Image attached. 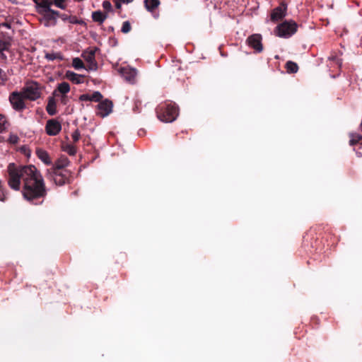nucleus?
Wrapping results in <instances>:
<instances>
[{"mask_svg": "<svg viewBox=\"0 0 362 362\" xmlns=\"http://www.w3.org/2000/svg\"><path fill=\"white\" fill-rule=\"evenodd\" d=\"M7 172L8 185L12 189L20 190L23 182L22 194L27 201L34 203L46 197L47 189L43 177L35 165H17L11 163Z\"/></svg>", "mask_w": 362, "mask_h": 362, "instance_id": "1", "label": "nucleus"}, {"mask_svg": "<svg viewBox=\"0 0 362 362\" xmlns=\"http://www.w3.org/2000/svg\"><path fill=\"white\" fill-rule=\"evenodd\" d=\"M156 111L158 119L163 122H173L179 115L178 107L172 101L159 104Z\"/></svg>", "mask_w": 362, "mask_h": 362, "instance_id": "2", "label": "nucleus"}, {"mask_svg": "<svg viewBox=\"0 0 362 362\" xmlns=\"http://www.w3.org/2000/svg\"><path fill=\"white\" fill-rule=\"evenodd\" d=\"M21 92L25 99L31 101L36 100L41 96L40 86L33 81H27L21 89Z\"/></svg>", "mask_w": 362, "mask_h": 362, "instance_id": "3", "label": "nucleus"}, {"mask_svg": "<svg viewBox=\"0 0 362 362\" xmlns=\"http://www.w3.org/2000/svg\"><path fill=\"white\" fill-rule=\"evenodd\" d=\"M298 25L294 21H285L276 27L277 35L288 38L297 31Z\"/></svg>", "mask_w": 362, "mask_h": 362, "instance_id": "4", "label": "nucleus"}, {"mask_svg": "<svg viewBox=\"0 0 362 362\" xmlns=\"http://www.w3.org/2000/svg\"><path fill=\"white\" fill-rule=\"evenodd\" d=\"M9 102L13 110L18 112H21L25 109L26 105L23 94L21 91H13L9 95Z\"/></svg>", "mask_w": 362, "mask_h": 362, "instance_id": "5", "label": "nucleus"}, {"mask_svg": "<svg viewBox=\"0 0 362 362\" xmlns=\"http://www.w3.org/2000/svg\"><path fill=\"white\" fill-rule=\"evenodd\" d=\"M69 173L66 170H52L49 172V179L54 182L56 185L62 186L69 181Z\"/></svg>", "mask_w": 362, "mask_h": 362, "instance_id": "6", "label": "nucleus"}, {"mask_svg": "<svg viewBox=\"0 0 362 362\" xmlns=\"http://www.w3.org/2000/svg\"><path fill=\"white\" fill-rule=\"evenodd\" d=\"M43 16L40 19V23L45 27L54 26L57 24V18L59 16V12L50 10L47 13H42Z\"/></svg>", "mask_w": 362, "mask_h": 362, "instance_id": "7", "label": "nucleus"}, {"mask_svg": "<svg viewBox=\"0 0 362 362\" xmlns=\"http://www.w3.org/2000/svg\"><path fill=\"white\" fill-rule=\"evenodd\" d=\"M62 130L61 123L55 119H51L47 121L45 125V132L49 136H56Z\"/></svg>", "mask_w": 362, "mask_h": 362, "instance_id": "8", "label": "nucleus"}, {"mask_svg": "<svg viewBox=\"0 0 362 362\" xmlns=\"http://www.w3.org/2000/svg\"><path fill=\"white\" fill-rule=\"evenodd\" d=\"M95 51L93 49H87L82 53V57L88 64L87 70L96 71L98 69V64L95 59Z\"/></svg>", "mask_w": 362, "mask_h": 362, "instance_id": "9", "label": "nucleus"}, {"mask_svg": "<svg viewBox=\"0 0 362 362\" xmlns=\"http://www.w3.org/2000/svg\"><path fill=\"white\" fill-rule=\"evenodd\" d=\"M247 45L257 52H261L263 49L262 36L259 34H253L249 36L246 40Z\"/></svg>", "mask_w": 362, "mask_h": 362, "instance_id": "10", "label": "nucleus"}, {"mask_svg": "<svg viewBox=\"0 0 362 362\" xmlns=\"http://www.w3.org/2000/svg\"><path fill=\"white\" fill-rule=\"evenodd\" d=\"M286 5L281 4L280 6L275 8L271 13V20L273 21H278L283 18L286 15Z\"/></svg>", "mask_w": 362, "mask_h": 362, "instance_id": "11", "label": "nucleus"}, {"mask_svg": "<svg viewBox=\"0 0 362 362\" xmlns=\"http://www.w3.org/2000/svg\"><path fill=\"white\" fill-rule=\"evenodd\" d=\"M36 4L37 11L42 14L52 10L50 6L52 4L51 0H33Z\"/></svg>", "mask_w": 362, "mask_h": 362, "instance_id": "12", "label": "nucleus"}, {"mask_svg": "<svg viewBox=\"0 0 362 362\" xmlns=\"http://www.w3.org/2000/svg\"><path fill=\"white\" fill-rule=\"evenodd\" d=\"M121 74L127 81L134 83L137 71L135 69L132 68H122L121 69Z\"/></svg>", "mask_w": 362, "mask_h": 362, "instance_id": "13", "label": "nucleus"}, {"mask_svg": "<svg viewBox=\"0 0 362 362\" xmlns=\"http://www.w3.org/2000/svg\"><path fill=\"white\" fill-rule=\"evenodd\" d=\"M98 107L99 110L98 114L102 117H105L111 112L112 103L111 101L106 100L100 103Z\"/></svg>", "mask_w": 362, "mask_h": 362, "instance_id": "14", "label": "nucleus"}, {"mask_svg": "<svg viewBox=\"0 0 362 362\" xmlns=\"http://www.w3.org/2000/svg\"><path fill=\"white\" fill-rule=\"evenodd\" d=\"M65 77L75 84H81L83 83L84 76L72 71H66L65 73Z\"/></svg>", "mask_w": 362, "mask_h": 362, "instance_id": "15", "label": "nucleus"}, {"mask_svg": "<svg viewBox=\"0 0 362 362\" xmlns=\"http://www.w3.org/2000/svg\"><path fill=\"white\" fill-rule=\"evenodd\" d=\"M103 98L102 94L99 91H95L92 94H83L79 97L81 101H94L99 102Z\"/></svg>", "mask_w": 362, "mask_h": 362, "instance_id": "16", "label": "nucleus"}, {"mask_svg": "<svg viewBox=\"0 0 362 362\" xmlns=\"http://www.w3.org/2000/svg\"><path fill=\"white\" fill-rule=\"evenodd\" d=\"M36 155L37 158L45 165H49L52 164V160L49 157V155L45 150L42 148H37Z\"/></svg>", "mask_w": 362, "mask_h": 362, "instance_id": "17", "label": "nucleus"}, {"mask_svg": "<svg viewBox=\"0 0 362 362\" xmlns=\"http://www.w3.org/2000/svg\"><path fill=\"white\" fill-rule=\"evenodd\" d=\"M69 164V160L66 156H61L57 159V160L54 164V168L52 169V170H59L62 171V170L68 166Z\"/></svg>", "mask_w": 362, "mask_h": 362, "instance_id": "18", "label": "nucleus"}, {"mask_svg": "<svg viewBox=\"0 0 362 362\" xmlns=\"http://www.w3.org/2000/svg\"><path fill=\"white\" fill-rule=\"evenodd\" d=\"M46 110L47 113L51 116L57 114V103L53 97H49L48 98Z\"/></svg>", "mask_w": 362, "mask_h": 362, "instance_id": "19", "label": "nucleus"}, {"mask_svg": "<svg viewBox=\"0 0 362 362\" xmlns=\"http://www.w3.org/2000/svg\"><path fill=\"white\" fill-rule=\"evenodd\" d=\"M70 91V86L67 82H62L58 84L57 89L54 90L53 95L57 96V93L66 95Z\"/></svg>", "mask_w": 362, "mask_h": 362, "instance_id": "20", "label": "nucleus"}, {"mask_svg": "<svg viewBox=\"0 0 362 362\" xmlns=\"http://www.w3.org/2000/svg\"><path fill=\"white\" fill-rule=\"evenodd\" d=\"M144 3L146 10L151 13H153L160 4L159 0H144Z\"/></svg>", "mask_w": 362, "mask_h": 362, "instance_id": "21", "label": "nucleus"}, {"mask_svg": "<svg viewBox=\"0 0 362 362\" xmlns=\"http://www.w3.org/2000/svg\"><path fill=\"white\" fill-rule=\"evenodd\" d=\"M11 47V43L8 41L0 40V59L6 60L7 59L6 55L4 54V51H8Z\"/></svg>", "mask_w": 362, "mask_h": 362, "instance_id": "22", "label": "nucleus"}, {"mask_svg": "<svg viewBox=\"0 0 362 362\" xmlns=\"http://www.w3.org/2000/svg\"><path fill=\"white\" fill-rule=\"evenodd\" d=\"M349 137V144L351 146H355L357 144L362 146V136L361 134L357 133H350Z\"/></svg>", "mask_w": 362, "mask_h": 362, "instance_id": "23", "label": "nucleus"}, {"mask_svg": "<svg viewBox=\"0 0 362 362\" xmlns=\"http://www.w3.org/2000/svg\"><path fill=\"white\" fill-rule=\"evenodd\" d=\"M107 18V15L100 11H96L92 13L93 21L103 23Z\"/></svg>", "mask_w": 362, "mask_h": 362, "instance_id": "24", "label": "nucleus"}, {"mask_svg": "<svg viewBox=\"0 0 362 362\" xmlns=\"http://www.w3.org/2000/svg\"><path fill=\"white\" fill-rule=\"evenodd\" d=\"M286 69L288 73L295 74L298 71V66L296 62L288 61L286 64Z\"/></svg>", "mask_w": 362, "mask_h": 362, "instance_id": "25", "label": "nucleus"}, {"mask_svg": "<svg viewBox=\"0 0 362 362\" xmlns=\"http://www.w3.org/2000/svg\"><path fill=\"white\" fill-rule=\"evenodd\" d=\"M45 59L49 61H54L55 59L62 60L63 57L60 52H49L46 53L45 56Z\"/></svg>", "mask_w": 362, "mask_h": 362, "instance_id": "26", "label": "nucleus"}, {"mask_svg": "<svg viewBox=\"0 0 362 362\" xmlns=\"http://www.w3.org/2000/svg\"><path fill=\"white\" fill-rule=\"evenodd\" d=\"M8 125L6 116L0 114V133L4 132L8 127Z\"/></svg>", "mask_w": 362, "mask_h": 362, "instance_id": "27", "label": "nucleus"}, {"mask_svg": "<svg viewBox=\"0 0 362 362\" xmlns=\"http://www.w3.org/2000/svg\"><path fill=\"white\" fill-rule=\"evenodd\" d=\"M72 66L76 69H81L84 68V64H83V61L78 57H75L73 59Z\"/></svg>", "mask_w": 362, "mask_h": 362, "instance_id": "28", "label": "nucleus"}, {"mask_svg": "<svg viewBox=\"0 0 362 362\" xmlns=\"http://www.w3.org/2000/svg\"><path fill=\"white\" fill-rule=\"evenodd\" d=\"M64 151L70 156H74L76 153V148L71 144H68L64 147Z\"/></svg>", "mask_w": 362, "mask_h": 362, "instance_id": "29", "label": "nucleus"}, {"mask_svg": "<svg viewBox=\"0 0 362 362\" xmlns=\"http://www.w3.org/2000/svg\"><path fill=\"white\" fill-rule=\"evenodd\" d=\"M131 28L130 23L129 21H124L122 23L121 31L123 33H128L131 30Z\"/></svg>", "mask_w": 362, "mask_h": 362, "instance_id": "30", "label": "nucleus"}, {"mask_svg": "<svg viewBox=\"0 0 362 362\" xmlns=\"http://www.w3.org/2000/svg\"><path fill=\"white\" fill-rule=\"evenodd\" d=\"M64 1L65 0H53L52 4L54 3V4L59 8L65 9L66 4H64Z\"/></svg>", "mask_w": 362, "mask_h": 362, "instance_id": "31", "label": "nucleus"}, {"mask_svg": "<svg viewBox=\"0 0 362 362\" xmlns=\"http://www.w3.org/2000/svg\"><path fill=\"white\" fill-rule=\"evenodd\" d=\"M8 141L10 144H16L18 142L19 138L16 134H11L8 139Z\"/></svg>", "mask_w": 362, "mask_h": 362, "instance_id": "32", "label": "nucleus"}, {"mask_svg": "<svg viewBox=\"0 0 362 362\" xmlns=\"http://www.w3.org/2000/svg\"><path fill=\"white\" fill-rule=\"evenodd\" d=\"M81 137L80 132L78 129H76L71 134V138L74 142H77Z\"/></svg>", "mask_w": 362, "mask_h": 362, "instance_id": "33", "label": "nucleus"}, {"mask_svg": "<svg viewBox=\"0 0 362 362\" xmlns=\"http://www.w3.org/2000/svg\"><path fill=\"white\" fill-rule=\"evenodd\" d=\"M103 8L106 11H110L112 8V4L109 1H104L103 2Z\"/></svg>", "mask_w": 362, "mask_h": 362, "instance_id": "34", "label": "nucleus"}, {"mask_svg": "<svg viewBox=\"0 0 362 362\" xmlns=\"http://www.w3.org/2000/svg\"><path fill=\"white\" fill-rule=\"evenodd\" d=\"M6 200L5 192L2 186L0 185V201L4 202Z\"/></svg>", "mask_w": 362, "mask_h": 362, "instance_id": "35", "label": "nucleus"}, {"mask_svg": "<svg viewBox=\"0 0 362 362\" xmlns=\"http://www.w3.org/2000/svg\"><path fill=\"white\" fill-rule=\"evenodd\" d=\"M0 28H6L8 29L11 28V25L8 23H3L0 24Z\"/></svg>", "mask_w": 362, "mask_h": 362, "instance_id": "36", "label": "nucleus"}, {"mask_svg": "<svg viewBox=\"0 0 362 362\" xmlns=\"http://www.w3.org/2000/svg\"><path fill=\"white\" fill-rule=\"evenodd\" d=\"M61 101L62 103L66 104V95H62Z\"/></svg>", "mask_w": 362, "mask_h": 362, "instance_id": "37", "label": "nucleus"}, {"mask_svg": "<svg viewBox=\"0 0 362 362\" xmlns=\"http://www.w3.org/2000/svg\"><path fill=\"white\" fill-rule=\"evenodd\" d=\"M329 59H330V60H333V61H335V60H336L337 64H339V60L337 59V57H329Z\"/></svg>", "mask_w": 362, "mask_h": 362, "instance_id": "38", "label": "nucleus"}, {"mask_svg": "<svg viewBox=\"0 0 362 362\" xmlns=\"http://www.w3.org/2000/svg\"><path fill=\"white\" fill-rule=\"evenodd\" d=\"M119 6H119V4H117V8H119Z\"/></svg>", "mask_w": 362, "mask_h": 362, "instance_id": "39", "label": "nucleus"}, {"mask_svg": "<svg viewBox=\"0 0 362 362\" xmlns=\"http://www.w3.org/2000/svg\"><path fill=\"white\" fill-rule=\"evenodd\" d=\"M361 126H362V121H361Z\"/></svg>", "mask_w": 362, "mask_h": 362, "instance_id": "40", "label": "nucleus"}]
</instances>
